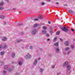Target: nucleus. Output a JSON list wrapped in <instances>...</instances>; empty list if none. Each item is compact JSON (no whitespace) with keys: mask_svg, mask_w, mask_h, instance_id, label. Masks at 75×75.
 <instances>
[{"mask_svg":"<svg viewBox=\"0 0 75 75\" xmlns=\"http://www.w3.org/2000/svg\"><path fill=\"white\" fill-rule=\"evenodd\" d=\"M61 74V72L57 73V75H60Z\"/></svg>","mask_w":75,"mask_h":75,"instance_id":"4c0bfd02","label":"nucleus"},{"mask_svg":"<svg viewBox=\"0 0 75 75\" xmlns=\"http://www.w3.org/2000/svg\"><path fill=\"white\" fill-rule=\"evenodd\" d=\"M22 40H18L17 41V42H20L21 41H22Z\"/></svg>","mask_w":75,"mask_h":75,"instance_id":"7c9ffc66","label":"nucleus"},{"mask_svg":"<svg viewBox=\"0 0 75 75\" xmlns=\"http://www.w3.org/2000/svg\"><path fill=\"white\" fill-rule=\"evenodd\" d=\"M30 49L31 50H32V49H33V46H30Z\"/></svg>","mask_w":75,"mask_h":75,"instance_id":"2f4dec72","label":"nucleus"},{"mask_svg":"<svg viewBox=\"0 0 75 75\" xmlns=\"http://www.w3.org/2000/svg\"><path fill=\"white\" fill-rule=\"evenodd\" d=\"M48 23L50 24H51V22L50 21H48Z\"/></svg>","mask_w":75,"mask_h":75,"instance_id":"49530a36","label":"nucleus"},{"mask_svg":"<svg viewBox=\"0 0 75 75\" xmlns=\"http://www.w3.org/2000/svg\"><path fill=\"white\" fill-rule=\"evenodd\" d=\"M56 4H58V3H56Z\"/></svg>","mask_w":75,"mask_h":75,"instance_id":"4d7b16f0","label":"nucleus"},{"mask_svg":"<svg viewBox=\"0 0 75 75\" xmlns=\"http://www.w3.org/2000/svg\"><path fill=\"white\" fill-rule=\"evenodd\" d=\"M38 26H39V24H35L33 25L34 28H35L36 27H37Z\"/></svg>","mask_w":75,"mask_h":75,"instance_id":"9b49d317","label":"nucleus"},{"mask_svg":"<svg viewBox=\"0 0 75 75\" xmlns=\"http://www.w3.org/2000/svg\"><path fill=\"white\" fill-rule=\"evenodd\" d=\"M62 30L64 32H67L68 31H69V30L67 29L66 27L63 26L61 28Z\"/></svg>","mask_w":75,"mask_h":75,"instance_id":"f03ea898","label":"nucleus"},{"mask_svg":"<svg viewBox=\"0 0 75 75\" xmlns=\"http://www.w3.org/2000/svg\"><path fill=\"white\" fill-rule=\"evenodd\" d=\"M67 4H64V6H67Z\"/></svg>","mask_w":75,"mask_h":75,"instance_id":"09e8293b","label":"nucleus"},{"mask_svg":"<svg viewBox=\"0 0 75 75\" xmlns=\"http://www.w3.org/2000/svg\"><path fill=\"white\" fill-rule=\"evenodd\" d=\"M37 30L36 29H33L31 31V34L33 35H35L37 33Z\"/></svg>","mask_w":75,"mask_h":75,"instance_id":"f257e3e1","label":"nucleus"},{"mask_svg":"<svg viewBox=\"0 0 75 75\" xmlns=\"http://www.w3.org/2000/svg\"><path fill=\"white\" fill-rule=\"evenodd\" d=\"M45 4V3H44V2H42L41 3V5L42 6H44V5Z\"/></svg>","mask_w":75,"mask_h":75,"instance_id":"c85d7f7f","label":"nucleus"},{"mask_svg":"<svg viewBox=\"0 0 75 75\" xmlns=\"http://www.w3.org/2000/svg\"><path fill=\"white\" fill-rule=\"evenodd\" d=\"M14 10H16V8H13Z\"/></svg>","mask_w":75,"mask_h":75,"instance_id":"13d9d810","label":"nucleus"},{"mask_svg":"<svg viewBox=\"0 0 75 75\" xmlns=\"http://www.w3.org/2000/svg\"><path fill=\"white\" fill-rule=\"evenodd\" d=\"M8 68V65H6L4 66V69H7Z\"/></svg>","mask_w":75,"mask_h":75,"instance_id":"ddd939ff","label":"nucleus"},{"mask_svg":"<svg viewBox=\"0 0 75 75\" xmlns=\"http://www.w3.org/2000/svg\"><path fill=\"white\" fill-rule=\"evenodd\" d=\"M23 25V24L22 23H18L17 25V26H21V25Z\"/></svg>","mask_w":75,"mask_h":75,"instance_id":"aec40b11","label":"nucleus"},{"mask_svg":"<svg viewBox=\"0 0 75 75\" xmlns=\"http://www.w3.org/2000/svg\"><path fill=\"white\" fill-rule=\"evenodd\" d=\"M72 49H74V45H72L71 46Z\"/></svg>","mask_w":75,"mask_h":75,"instance_id":"473e14b6","label":"nucleus"},{"mask_svg":"<svg viewBox=\"0 0 75 75\" xmlns=\"http://www.w3.org/2000/svg\"><path fill=\"white\" fill-rule=\"evenodd\" d=\"M70 52H71V51H68L67 53V54H69Z\"/></svg>","mask_w":75,"mask_h":75,"instance_id":"58836bf2","label":"nucleus"},{"mask_svg":"<svg viewBox=\"0 0 75 75\" xmlns=\"http://www.w3.org/2000/svg\"><path fill=\"white\" fill-rule=\"evenodd\" d=\"M54 67H55V65H54L52 66V68H54Z\"/></svg>","mask_w":75,"mask_h":75,"instance_id":"a19ab883","label":"nucleus"},{"mask_svg":"<svg viewBox=\"0 0 75 75\" xmlns=\"http://www.w3.org/2000/svg\"><path fill=\"white\" fill-rule=\"evenodd\" d=\"M57 39V37H55L53 40V42H55V41H56Z\"/></svg>","mask_w":75,"mask_h":75,"instance_id":"4be33fe9","label":"nucleus"},{"mask_svg":"<svg viewBox=\"0 0 75 75\" xmlns=\"http://www.w3.org/2000/svg\"><path fill=\"white\" fill-rule=\"evenodd\" d=\"M50 31H51V32H52V30H51Z\"/></svg>","mask_w":75,"mask_h":75,"instance_id":"052dcab7","label":"nucleus"},{"mask_svg":"<svg viewBox=\"0 0 75 75\" xmlns=\"http://www.w3.org/2000/svg\"><path fill=\"white\" fill-rule=\"evenodd\" d=\"M54 45L55 46H56V47H58V42L55 43L54 44Z\"/></svg>","mask_w":75,"mask_h":75,"instance_id":"6ab92c4d","label":"nucleus"},{"mask_svg":"<svg viewBox=\"0 0 75 75\" xmlns=\"http://www.w3.org/2000/svg\"><path fill=\"white\" fill-rule=\"evenodd\" d=\"M68 12H69L70 14H74V12L72 10H69Z\"/></svg>","mask_w":75,"mask_h":75,"instance_id":"20e7f679","label":"nucleus"},{"mask_svg":"<svg viewBox=\"0 0 75 75\" xmlns=\"http://www.w3.org/2000/svg\"><path fill=\"white\" fill-rule=\"evenodd\" d=\"M4 9L3 7L0 6V10H3Z\"/></svg>","mask_w":75,"mask_h":75,"instance_id":"5701e85b","label":"nucleus"},{"mask_svg":"<svg viewBox=\"0 0 75 75\" xmlns=\"http://www.w3.org/2000/svg\"><path fill=\"white\" fill-rule=\"evenodd\" d=\"M34 20V21H38V19L37 18L35 19Z\"/></svg>","mask_w":75,"mask_h":75,"instance_id":"79ce46f5","label":"nucleus"},{"mask_svg":"<svg viewBox=\"0 0 75 75\" xmlns=\"http://www.w3.org/2000/svg\"><path fill=\"white\" fill-rule=\"evenodd\" d=\"M37 60H35L34 62H33V64L34 65H36L37 64Z\"/></svg>","mask_w":75,"mask_h":75,"instance_id":"9d476101","label":"nucleus"},{"mask_svg":"<svg viewBox=\"0 0 75 75\" xmlns=\"http://www.w3.org/2000/svg\"><path fill=\"white\" fill-rule=\"evenodd\" d=\"M43 71H44V70L42 69H40V72H42Z\"/></svg>","mask_w":75,"mask_h":75,"instance_id":"393cba45","label":"nucleus"},{"mask_svg":"<svg viewBox=\"0 0 75 75\" xmlns=\"http://www.w3.org/2000/svg\"><path fill=\"white\" fill-rule=\"evenodd\" d=\"M19 74V73H17L15 74V75H18Z\"/></svg>","mask_w":75,"mask_h":75,"instance_id":"a18cd8bd","label":"nucleus"},{"mask_svg":"<svg viewBox=\"0 0 75 75\" xmlns=\"http://www.w3.org/2000/svg\"><path fill=\"white\" fill-rule=\"evenodd\" d=\"M64 44H65V45H66V46H68V45H69V43L68 41H67L65 42Z\"/></svg>","mask_w":75,"mask_h":75,"instance_id":"0eeeda50","label":"nucleus"},{"mask_svg":"<svg viewBox=\"0 0 75 75\" xmlns=\"http://www.w3.org/2000/svg\"><path fill=\"white\" fill-rule=\"evenodd\" d=\"M3 48V46L1 45H0V51Z\"/></svg>","mask_w":75,"mask_h":75,"instance_id":"a878e982","label":"nucleus"},{"mask_svg":"<svg viewBox=\"0 0 75 75\" xmlns=\"http://www.w3.org/2000/svg\"><path fill=\"white\" fill-rule=\"evenodd\" d=\"M18 64L19 65H22V60H20L18 62Z\"/></svg>","mask_w":75,"mask_h":75,"instance_id":"f8f14e48","label":"nucleus"},{"mask_svg":"<svg viewBox=\"0 0 75 75\" xmlns=\"http://www.w3.org/2000/svg\"><path fill=\"white\" fill-rule=\"evenodd\" d=\"M4 48H5V49H6V48H7V44H5L3 47Z\"/></svg>","mask_w":75,"mask_h":75,"instance_id":"4468645a","label":"nucleus"},{"mask_svg":"<svg viewBox=\"0 0 75 75\" xmlns=\"http://www.w3.org/2000/svg\"><path fill=\"white\" fill-rule=\"evenodd\" d=\"M0 55L1 56H3V55H4V52H1Z\"/></svg>","mask_w":75,"mask_h":75,"instance_id":"2eb2a0df","label":"nucleus"},{"mask_svg":"<svg viewBox=\"0 0 75 75\" xmlns=\"http://www.w3.org/2000/svg\"><path fill=\"white\" fill-rule=\"evenodd\" d=\"M46 33V30H44L42 31V33L45 34Z\"/></svg>","mask_w":75,"mask_h":75,"instance_id":"412c9836","label":"nucleus"},{"mask_svg":"<svg viewBox=\"0 0 75 75\" xmlns=\"http://www.w3.org/2000/svg\"><path fill=\"white\" fill-rule=\"evenodd\" d=\"M1 63L2 64H4V62H1Z\"/></svg>","mask_w":75,"mask_h":75,"instance_id":"8fccbe9b","label":"nucleus"},{"mask_svg":"<svg viewBox=\"0 0 75 75\" xmlns=\"http://www.w3.org/2000/svg\"><path fill=\"white\" fill-rule=\"evenodd\" d=\"M47 37H49L50 36V35L49 34H47L46 35Z\"/></svg>","mask_w":75,"mask_h":75,"instance_id":"c9c22d12","label":"nucleus"},{"mask_svg":"<svg viewBox=\"0 0 75 75\" xmlns=\"http://www.w3.org/2000/svg\"><path fill=\"white\" fill-rule=\"evenodd\" d=\"M47 1H50V0H47Z\"/></svg>","mask_w":75,"mask_h":75,"instance_id":"864d4df0","label":"nucleus"},{"mask_svg":"<svg viewBox=\"0 0 75 75\" xmlns=\"http://www.w3.org/2000/svg\"><path fill=\"white\" fill-rule=\"evenodd\" d=\"M43 29L44 30H46L47 29V28L45 27H44L43 28Z\"/></svg>","mask_w":75,"mask_h":75,"instance_id":"e433bc0d","label":"nucleus"},{"mask_svg":"<svg viewBox=\"0 0 75 75\" xmlns=\"http://www.w3.org/2000/svg\"><path fill=\"white\" fill-rule=\"evenodd\" d=\"M39 18H40V19H42V16H40L39 17Z\"/></svg>","mask_w":75,"mask_h":75,"instance_id":"72a5a7b5","label":"nucleus"},{"mask_svg":"<svg viewBox=\"0 0 75 75\" xmlns=\"http://www.w3.org/2000/svg\"><path fill=\"white\" fill-rule=\"evenodd\" d=\"M21 35H23V34H24V33L22 32V33H21Z\"/></svg>","mask_w":75,"mask_h":75,"instance_id":"de8ad7c7","label":"nucleus"},{"mask_svg":"<svg viewBox=\"0 0 75 75\" xmlns=\"http://www.w3.org/2000/svg\"><path fill=\"white\" fill-rule=\"evenodd\" d=\"M5 17L4 15H0V18L2 19H4L5 18Z\"/></svg>","mask_w":75,"mask_h":75,"instance_id":"1a4fd4ad","label":"nucleus"},{"mask_svg":"<svg viewBox=\"0 0 75 75\" xmlns=\"http://www.w3.org/2000/svg\"><path fill=\"white\" fill-rule=\"evenodd\" d=\"M49 28H50V30H52V27L51 26Z\"/></svg>","mask_w":75,"mask_h":75,"instance_id":"37998d69","label":"nucleus"},{"mask_svg":"<svg viewBox=\"0 0 75 75\" xmlns=\"http://www.w3.org/2000/svg\"><path fill=\"white\" fill-rule=\"evenodd\" d=\"M4 4V3H3V2H2L0 3V6H3Z\"/></svg>","mask_w":75,"mask_h":75,"instance_id":"b1692460","label":"nucleus"},{"mask_svg":"<svg viewBox=\"0 0 75 75\" xmlns=\"http://www.w3.org/2000/svg\"><path fill=\"white\" fill-rule=\"evenodd\" d=\"M60 40L62 42V41H63V40L61 38H60Z\"/></svg>","mask_w":75,"mask_h":75,"instance_id":"ea45409f","label":"nucleus"},{"mask_svg":"<svg viewBox=\"0 0 75 75\" xmlns=\"http://www.w3.org/2000/svg\"><path fill=\"white\" fill-rule=\"evenodd\" d=\"M5 1H7V2H8V0H5Z\"/></svg>","mask_w":75,"mask_h":75,"instance_id":"5fc2aeb1","label":"nucleus"},{"mask_svg":"<svg viewBox=\"0 0 75 75\" xmlns=\"http://www.w3.org/2000/svg\"><path fill=\"white\" fill-rule=\"evenodd\" d=\"M38 60L40 59V58H38Z\"/></svg>","mask_w":75,"mask_h":75,"instance_id":"bf43d9fd","label":"nucleus"},{"mask_svg":"<svg viewBox=\"0 0 75 75\" xmlns=\"http://www.w3.org/2000/svg\"><path fill=\"white\" fill-rule=\"evenodd\" d=\"M67 69L68 71H70L71 69V66L70 65H69L67 66Z\"/></svg>","mask_w":75,"mask_h":75,"instance_id":"6e6552de","label":"nucleus"},{"mask_svg":"<svg viewBox=\"0 0 75 75\" xmlns=\"http://www.w3.org/2000/svg\"><path fill=\"white\" fill-rule=\"evenodd\" d=\"M50 39H47V41H50Z\"/></svg>","mask_w":75,"mask_h":75,"instance_id":"603ef678","label":"nucleus"},{"mask_svg":"<svg viewBox=\"0 0 75 75\" xmlns=\"http://www.w3.org/2000/svg\"><path fill=\"white\" fill-rule=\"evenodd\" d=\"M69 50H70V48L69 47H67L65 49V51H68Z\"/></svg>","mask_w":75,"mask_h":75,"instance_id":"f3484780","label":"nucleus"},{"mask_svg":"<svg viewBox=\"0 0 75 75\" xmlns=\"http://www.w3.org/2000/svg\"><path fill=\"white\" fill-rule=\"evenodd\" d=\"M71 30L72 31H73V32H74V31H75V30L74 29H71Z\"/></svg>","mask_w":75,"mask_h":75,"instance_id":"c03bdc74","label":"nucleus"},{"mask_svg":"<svg viewBox=\"0 0 75 75\" xmlns=\"http://www.w3.org/2000/svg\"><path fill=\"white\" fill-rule=\"evenodd\" d=\"M74 41H75V40H74Z\"/></svg>","mask_w":75,"mask_h":75,"instance_id":"e2e57ef3","label":"nucleus"},{"mask_svg":"<svg viewBox=\"0 0 75 75\" xmlns=\"http://www.w3.org/2000/svg\"><path fill=\"white\" fill-rule=\"evenodd\" d=\"M7 38H6V37L2 39V40L4 41H6V40H7Z\"/></svg>","mask_w":75,"mask_h":75,"instance_id":"dca6fc26","label":"nucleus"},{"mask_svg":"<svg viewBox=\"0 0 75 75\" xmlns=\"http://www.w3.org/2000/svg\"><path fill=\"white\" fill-rule=\"evenodd\" d=\"M68 65V62H66L63 65V67H66Z\"/></svg>","mask_w":75,"mask_h":75,"instance_id":"423d86ee","label":"nucleus"},{"mask_svg":"<svg viewBox=\"0 0 75 75\" xmlns=\"http://www.w3.org/2000/svg\"><path fill=\"white\" fill-rule=\"evenodd\" d=\"M52 56V54H50L49 57H51Z\"/></svg>","mask_w":75,"mask_h":75,"instance_id":"3c124183","label":"nucleus"},{"mask_svg":"<svg viewBox=\"0 0 75 75\" xmlns=\"http://www.w3.org/2000/svg\"><path fill=\"white\" fill-rule=\"evenodd\" d=\"M4 24H6V22H4Z\"/></svg>","mask_w":75,"mask_h":75,"instance_id":"6e6d98bb","label":"nucleus"},{"mask_svg":"<svg viewBox=\"0 0 75 75\" xmlns=\"http://www.w3.org/2000/svg\"><path fill=\"white\" fill-rule=\"evenodd\" d=\"M11 57L12 58H14L15 57V53H13L12 54Z\"/></svg>","mask_w":75,"mask_h":75,"instance_id":"a211bd4d","label":"nucleus"},{"mask_svg":"<svg viewBox=\"0 0 75 75\" xmlns=\"http://www.w3.org/2000/svg\"><path fill=\"white\" fill-rule=\"evenodd\" d=\"M7 71L5 70H4L3 72V74H6V73Z\"/></svg>","mask_w":75,"mask_h":75,"instance_id":"c756f323","label":"nucleus"},{"mask_svg":"<svg viewBox=\"0 0 75 75\" xmlns=\"http://www.w3.org/2000/svg\"><path fill=\"white\" fill-rule=\"evenodd\" d=\"M22 48H23L24 47H22Z\"/></svg>","mask_w":75,"mask_h":75,"instance_id":"680f3d73","label":"nucleus"},{"mask_svg":"<svg viewBox=\"0 0 75 75\" xmlns=\"http://www.w3.org/2000/svg\"><path fill=\"white\" fill-rule=\"evenodd\" d=\"M70 73H71V71H68L67 75H70Z\"/></svg>","mask_w":75,"mask_h":75,"instance_id":"f704fd0d","label":"nucleus"},{"mask_svg":"<svg viewBox=\"0 0 75 75\" xmlns=\"http://www.w3.org/2000/svg\"><path fill=\"white\" fill-rule=\"evenodd\" d=\"M25 57L26 59H29L31 58V56L30 54H29V53H28V54L25 56Z\"/></svg>","mask_w":75,"mask_h":75,"instance_id":"7ed1b4c3","label":"nucleus"},{"mask_svg":"<svg viewBox=\"0 0 75 75\" xmlns=\"http://www.w3.org/2000/svg\"><path fill=\"white\" fill-rule=\"evenodd\" d=\"M55 51L56 52H59V47H56L55 49Z\"/></svg>","mask_w":75,"mask_h":75,"instance_id":"39448f33","label":"nucleus"},{"mask_svg":"<svg viewBox=\"0 0 75 75\" xmlns=\"http://www.w3.org/2000/svg\"><path fill=\"white\" fill-rule=\"evenodd\" d=\"M11 71H12V69H8V71L9 72H11Z\"/></svg>","mask_w":75,"mask_h":75,"instance_id":"bb28decb","label":"nucleus"},{"mask_svg":"<svg viewBox=\"0 0 75 75\" xmlns=\"http://www.w3.org/2000/svg\"><path fill=\"white\" fill-rule=\"evenodd\" d=\"M60 32L58 31L56 33V35H59Z\"/></svg>","mask_w":75,"mask_h":75,"instance_id":"cd10ccee","label":"nucleus"}]
</instances>
